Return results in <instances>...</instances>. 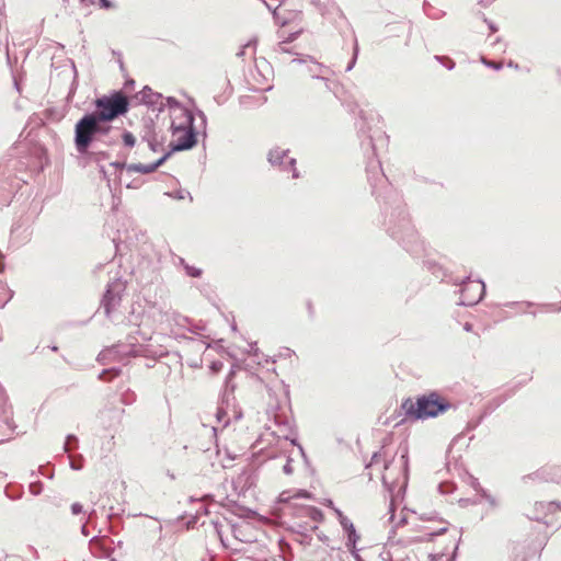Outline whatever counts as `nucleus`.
I'll list each match as a JSON object with an SVG mask.
<instances>
[{
  "label": "nucleus",
  "mask_w": 561,
  "mask_h": 561,
  "mask_svg": "<svg viewBox=\"0 0 561 561\" xmlns=\"http://www.w3.org/2000/svg\"><path fill=\"white\" fill-rule=\"evenodd\" d=\"M199 116L201 118L203 119V123L205 124L206 123V116L203 112H199Z\"/></svg>",
  "instance_id": "51"
},
{
  "label": "nucleus",
  "mask_w": 561,
  "mask_h": 561,
  "mask_svg": "<svg viewBox=\"0 0 561 561\" xmlns=\"http://www.w3.org/2000/svg\"><path fill=\"white\" fill-rule=\"evenodd\" d=\"M30 491L34 495H38L42 492V484L41 483H32L30 485Z\"/></svg>",
  "instance_id": "32"
},
{
  "label": "nucleus",
  "mask_w": 561,
  "mask_h": 561,
  "mask_svg": "<svg viewBox=\"0 0 561 561\" xmlns=\"http://www.w3.org/2000/svg\"><path fill=\"white\" fill-rule=\"evenodd\" d=\"M139 183L137 181H133L131 183H128L127 184V187L128 188H138L139 187Z\"/></svg>",
  "instance_id": "45"
},
{
  "label": "nucleus",
  "mask_w": 561,
  "mask_h": 561,
  "mask_svg": "<svg viewBox=\"0 0 561 561\" xmlns=\"http://www.w3.org/2000/svg\"><path fill=\"white\" fill-rule=\"evenodd\" d=\"M171 156V152L164 153L162 157H160L158 160H156L152 163L144 164V163H130L126 167V172L134 173H142V174H149L154 172L160 165H162Z\"/></svg>",
  "instance_id": "17"
},
{
  "label": "nucleus",
  "mask_w": 561,
  "mask_h": 561,
  "mask_svg": "<svg viewBox=\"0 0 561 561\" xmlns=\"http://www.w3.org/2000/svg\"><path fill=\"white\" fill-rule=\"evenodd\" d=\"M139 100L159 112L164 107V96L158 92H153L149 87H145L140 91Z\"/></svg>",
  "instance_id": "16"
},
{
  "label": "nucleus",
  "mask_w": 561,
  "mask_h": 561,
  "mask_svg": "<svg viewBox=\"0 0 561 561\" xmlns=\"http://www.w3.org/2000/svg\"><path fill=\"white\" fill-rule=\"evenodd\" d=\"M284 457L286 459V462L283 466V472L285 474H287V476H290L294 472V467H293L294 457L291 455H288V454H285Z\"/></svg>",
  "instance_id": "26"
},
{
  "label": "nucleus",
  "mask_w": 561,
  "mask_h": 561,
  "mask_svg": "<svg viewBox=\"0 0 561 561\" xmlns=\"http://www.w3.org/2000/svg\"><path fill=\"white\" fill-rule=\"evenodd\" d=\"M12 415V407L8 403V398L2 397L0 399V421L5 424L9 430L14 431L15 425Z\"/></svg>",
  "instance_id": "22"
},
{
  "label": "nucleus",
  "mask_w": 561,
  "mask_h": 561,
  "mask_svg": "<svg viewBox=\"0 0 561 561\" xmlns=\"http://www.w3.org/2000/svg\"><path fill=\"white\" fill-rule=\"evenodd\" d=\"M402 408L408 416L425 420L445 413L451 408V404L437 392H431L419 397L415 402L411 399L405 400Z\"/></svg>",
  "instance_id": "3"
},
{
  "label": "nucleus",
  "mask_w": 561,
  "mask_h": 561,
  "mask_svg": "<svg viewBox=\"0 0 561 561\" xmlns=\"http://www.w3.org/2000/svg\"><path fill=\"white\" fill-rule=\"evenodd\" d=\"M139 334H141L144 341H149L151 336L149 334H144L139 330L137 331Z\"/></svg>",
  "instance_id": "46"
},
{
  "label": "nucleus",
  "mask_w": 561,
  "mask_h": 561,
  "mask_svg": "<svg viewBox=\"0 0 561 561\" xmlns=\"http://www.w3.org/2000/svg\"><path fill=\"white\" fill-rule=\"evenodd\" d=\"M250 354H253V355H256L257 354V348L254 347V345H250V351H249Z\"/></svg>",
  "instance_id": "47"
},
{
  "label": "nucleus",
  "mask_w": 561,
  "mask_h": 561,
  "mask_svg": "<svg viewBox=\"0 0 561 561\" xmlns=\"http://www.w3.org/2000/svg\"><path fill=\"white\" fill-rule=\"evenodd\" d=\"M288 153L289 151L287 149L275 147L268 151L267 160L272 165L278 167L282 171H293V179H297L298 173L295 168L296 159L289 157Z\"/></svg>",
  "instance_id": "13"
},
{
  "label": "nucleus",
  "mask_w": 561,
  "mask_h": 561,
  "mask_svg": "<svg viewBox=\"0 0 561 561\" xmlns=\"http://www.w3.org/2000/svg\"><path fill=\"white\" fill-rule=\"evenodd\" d=\"M379 457H380V456H379L378 454H374V456H373V458H371L370 466H371V465H374V463H376Z\"/></svg>",
  "instance_id": "48"
},
{
  "label": "nucleus",
  "mask_w": 561,
  "mask_h": 561,
  "mask_svg": "<svg viewBox=\"0 0 561 561\" xmlns=\"http://www.w3.org/2000/svg\"><path fill=\"white\" fill-rule=\"evenodd\" d=\"M178 198L183 199V198H184V194L180 193V194L178 195Z\"/></svg>",
  "instance_id": "56"
},
{
  "label": "nucleus",
  "mask_w": 561,
  "mask_h": 561,
  "mask_svg": "<svg viewBox=\"0 0 561 561\" xmlns=\"http://www.w3.org/2000/svg\"><path fill=\"white\" fill-rule=\"evenodd\" d=\"M127 322H128L129 324H137V323H136V321H135L133 318H128V319H127Z\"/></svg>",
  "instance_id": "52"
},
{
  "label": "nucleus",
  "mask_w": 561,
  "mask_h": 561,
  "mask_svg": "<svg viewBox=\"0 0 561 561\" xmlns=\"http://www.w3.org/2000/svg\"><path fill=\"white\" fill-rule=\"evenodd\" d=\"M81 533H82L84 536H88V535H89V531H88V529H87V525H85V524H84V525H82V527H81Z\"/></svg>",
  "instance_id": "49"
},
{
  "label": "nucleus",
  "mask_w": 561,
  "mask_h": 561,
  "mask_svg": "<svg viewBox=\"0 0 561 561\" xmlns=\"http://www.w3.org/2000/svg\"><path fill=\"white\" fill-rule=\"evenodd\" d=\"M306 59H294L293 62H306Z\"/></svg>",
  "instance_id": "53"
},
{
  "label": "nucleus",
  "mask_w": 561,
  "mask_h": 561,
  "mask_svg": "<svg viewBox=\"0 0 561 561\" xmlns=\"http://www.w3.org/2000/svg\"><path fill=\"white\" fill-rule=\"evenodd\" d=\"M368 181L373 187L386 182V176L380 168L379 161H369L367 164Z\"/></svg>",
  "instance_id": "20"
},
{
  "label": "nucleus",
  "mask_w": 561,
  "mask_h": 561,
  "mask_svg": "<svg viewBox=\"0 0 561 561\" xmlns=\"http://www.w3.org/2000/svg\"><path fill=\"white\" fill-rule=\"evenodd\" d=\"M334 512L339 518V522L343 528V530L346 533L347 536V542L346 546L350 550H354L356 548V542L359 539V536L356 533V529L354 527V524L343 515V513L339 508H334Z\"/></svg>",
  "instance_id": "15"
},
{
  "label": "nucleus",
  "mask_w": 561,
  "mask_h": 561,
  "mask_svg": "<svg viewBox=\"0 0 561 561\" xmlns=\"http://www.w3.org/2000/svg\"><path fill=\"white\" fill-rule=\"evenodd\" d=\"M327 70L328 68L324 65L314 61H312L311 65L308 67L310 76L313 79L320 80L323 83L325 90L331 91L332 88L330 80L322 76V73H324Z\"/></svg>",
  "instance_id": "23"
},
{
  "label": "nucleus",
  "mask_w": 561,
  "mask_h": 561,
  "mask_svg": "<svg viewBox=\"0 0 561 561\" xmlns=\"http://www.w3.org/2000/svg\"><path fill=\"white\" fill-rule=\"evenodd\" d=\"M126 289L125 283L117 278L107 285L106 291L102 299V308L106 317L115 323L124 322L125 319L119 311L123 294Z\"/></svg>",
  "instance_id": "6"
},
{
  "label": "nucleus",
  "mask_w": 561,
  "mask_h": 561,
  "mask_svg": "<svg viewBox=\"0 0 561 561\" xmlns=\"http://www.w3.org/2000/svg\"><path fill=\"white\" fill-rule=\"evenodd\" d=\"M266 7L272 10L273 5L271 3L265 2Z\"/></svg>",
  "instance_id": "55"
},
{
  "label": "nucleus",
  "mask_w": 561,
  "mask_h": 561,
  "mask_svg": "<svg viewBox=\"0 0 561 561\" xmlns=\"http://www.w3.org/2000/svg\"><path fill=\"white\" fill-rule=\"evenodd\" d=\"M489 67L495 69V70H500L502 68V65L501 64H497V62H494V61H484Z\"/></svg>",
  "instance_id": "42"
},
{
  "label": "nucleus",
  "mask_w": 561,
  "mask_h": 561,
  "mask_svg": "<svg viewBox=\"0 0 561 561\" xmlns=\"http://www.w3.org/2000/svg\"><path fill=\"white\" fill-rule=\"evenodd\" d=\"M453 443L454 439L450 442L446 450L444 468L437 471L439 479L438 491L443 495H451L454 492V482L449 478L451 476L453 468L456 467V457L453 454Z\"/></svg>",
  "instance_id": "8"
},
{
  "label": "nucleus",
  "mask_w": 561,
  "mask_h": 561,
  "mask_svg": "<svg viewBox=\"0 0 561 561\" xmlns=\"http://www.w3.org/2000/svg\"><path fill=\"white\" fill-rule=\"evenodd\" d=\"M273 424L274 425H268V428L272 430V434L278 438L290 440L291 446L298 447V455L305 458L304 448L297 444L296 438L290 437L293 428L287 417L280 413L273 412Z\"/></svg>",
  "instance_id": "10"
},
{
  "label": "nucleus",
  "mask_w": 561,
  "mask_h": 561,
  "mask_svg": "<svg viewBox=\"0 0 561 561\" xmlns=\"http://www.w3.org/2000/svg\"><path fill=\"white\" fill-rule=\"evenodd\" d=\"M440 524H442V526L439 528L428 529V531L424 533V536L428 537V539H431L435 536L444 534L447 530V524L445 522H442Z\"/></svg>",
  "instance_id": "27"
},
{
  "label": "nucleus",
  "mask_w": 561,
  "mask_h": 561,
  "mask_svg": "<svg viewBox=\"0 0 561 561\" xmlns=\"http://www.w3.org/2000/svg\"><path fill=\"white\" fill-rule=\"evenodd\" d=\"M463 328H465V330H467V331H470V329H471V327H470V324H469V323H466Z\"/></svg>",
  "instance_id": "54"
},
{
  "label": "nucleus",
  "mask_w": 561,
  "mask_h": 561,
  "mask_svg": "<svg viewBox=\"0 0 561 561\" xmlns=\"http://www.w3.org/2000/svg\"><path fill=\"white\" fill-rule=\"evenodd\" d=\"M75 442L77 443V437L75 435H68L67 436V440L65 443V446H64V450L65 451H69L71 449V447L69 446L70 442Z\"/></svg>",
  "instance_id": "33"
},
{
  "label": "nucleus",
  "mask_w": 561,
  "mask_h": 561,
  "mask_svg": "<svg viewBox=\"0 0 561 561\" xmlns=\"http://www.w3.org/2000/svg\"><path fill=\"white\" fill-rule=\"evenodd\" d=\"M455 559H456V547L454 548V550L450 554L449 561H455Z\"/></svg>",
  "instance_id": "50"
},
{
  "label": "nucleus",
  "mask_w": 561,
  "mask_h": 561,
  "mask_svg": "<svg viewBox=\"0 0 561 561\" xmlns=\"http://www.w3.org/2000/svg\"><path fill=\"white\" fill-rule=\"evenodd\" d=\"M181 263L186 272V274L191 277H199L202 275V270L195 266H191L184 262V260H181Z\"/></svg>",
  "instance_id": "25"
},
{
  "label": "nucleus",
  "mask_w": 561,
  "mask_h": 561,
  "mask_svg": "<svg viewBox=\"0 0 561 561\" xmlns=\"http://www.w3.org/2000/svg\"><path fill=\"white\" fill-rule=\"evenodd\" d=\"M99 4L102 9H112L114 4L110 0H99Z\"/></svg>",
  "instance_id": "36"
},
{
  "label": "nucleus",
  "mask_w": 561,
  "mask_h": 561,
  "mask_svg": "<svg viewBox=\"0 0 561 561\" xmlns=\"http://www.w3.org/2000/svg\"><path fill=\"white\" fill-rule=\"evenodd\" d=\"M171 116V125L170 130H178L184 128H195L194 127V115L193 113L184 106H175Z\"/></svg>",
  "instance_id": "14"
},
{
  "label": "nucleus",
  "mask_w": 561,
  "mask_h": 561,
  "mask_svg": "<svg viewBox=\"0 0 561 561\" xmlns=\"http://www.w3.org/2000/svg\"><path fill=\"white\" fill-rule=\"evenodd\" d=\"M95 111L91 112L104 124H108L116 117L124 115L128 112V99L121 92H115L112 95H103L94 101Z\"/></svg>",
  "instance_id": "4"
},
{
  "label": "nucleus",
  "mask_w": 561,
  "mask_h": 561,
  "mask_svg": "<svg viewBox=\"0 0 561 561\" xmlns=\"http://www.w3.org/2000/svg\"><path fill=\"white\" fill-rule=\"evenodd\" d=\"M222 367V363L220 362H214L210 366V368L214 370V371H218L220 368Z\"/></svg>",
  "instance_id": "44"
},
{
  "label": "nucleus",
  "mask_w": 561,
  "mask_h": 561,
  "mask_svg": "<svg viewBox=\"0 0 561 561\" xmlns=\"http://www.w3.org/2000/svg\"><path fill=\"white\" fill-rule=\"evenodd\" d=\"M81 461H82V456H80V457H79V460H77V459H71V460H70V468H71L72 470H81V469H82V463H81Z\"/></svg>",
  "instance_id": "31"
},
{
  "label": "nucleus",
  "mask_w": 561,
  "mask_h": 561,
  "mask_svg": "<svg viewBox=\"0 0 561 561\" xmlns=\"http://www.w3.org/2000/svg\"><path fill=\"white\" fill-rule=\"evenodd\" d=\"M164 106H169L170 114L173 113L175 106H182L174 98H164Z\"/></svg>",
  "instance_id": "28"
},
{
  "label": "nucleus",
  "mask_w": 561,
  "mask_h": 561,
  "mask_svg": "<svg viewBox=\"0 0 561 561\" xmlns=\"http://www.w3.org/2000/svg\"><path fill=\"white\" fill-rule=\"evenodd\" d=\"M400 234H401V231H400V230H397V229H394V228L391 230V236H392L393 238H398V239H401L402 241H404V238H403L402 236H400Z\"/></svg>",
  "instance_id": "41"
},
{
  "label": "nucleus",
  "mask_w": 561,
  "mask_h": 561,
  "mask_svg": "<svg viewBox=\"0 0 561 561\" xmlns=\"http://www.w3.org/2000/svg\"><path fill=\"white\" fill-rule=\"evenodd\" d=\"M115 371V374H117V371L115 369H104L101 374H100V379L102 380H107L105 378V376L107 375H112L113 373Z\"/></svg>",
  "instance_id": "40"
},
{
  "label": "nucleus",
  "mask_w": 561,
  "mask_h": 561,
  "mask_svg": "<svg viewBox=\"0 0 561 561\" xmlns=\"http://www.w3.org/2000/svg\"><path fill=\"white\" fill-rule=\"evenodd\" d=\"M357 54H358V46H357V43H355L353 58L350 61V64L347 65L346 71H351L354 68L355 62H356V58H357Z\"/></svg>",
  "instance_id": "29"
},
{
  "label": "nucleus",
  "mask_w": 561,
  "mask_h": 561,
  "mask_svg": "<svg viewBox=\"0 0 561 561\" xmlns=\"http://www.w3.org/2000/svg\"><path fill=\"white\" fill-rule=\"evenodd\" d=\"M485 291V285L479 279L467 278L460 285V301L458 305L473 306L478 304Z\"/></svg>",
  "instance_id": "9"
},
{
  "label": "nucleus",
  "mask_w": 561,
  "mask_h": 561,
  "mask_svg": "<svg viewBox=\"0 0 561 561\" xmlns=\"http://www.w3.org/2000/svg\"><path fill=\"white\" fill-rule=\"evenodd\" d=\"M101 172L105 174L104 167H101Z\"/></svg>",
  "instance_id": "57"
},
{
  "label": "nucleus",
  "mask_w": 561,
  "mask_h": 561,
  "mask_svg": "<svg viewBox=\"0 0 561 561\" xmlns=\"http://www.w3.org/2000/svg\"><path fill=\"white\" fill-rule=\"evenodd\" d=\"M170 151H184L192 149L197 144V133L195 128H184L171 131Z\"/></svg>",
  "instance_id": "12"
},
{
  "label": "nucleus",
  "mask_w": 561,
  "mask_h": 561,
  "mask_svg": "<svg viewBox=\"0 0 561 561\" xmlns=\"http://www.w3.org/2000/svg\"><path fill=\"white\" fill-rule=\"evenodd\" d=\"M286 42H280L277 44L276 48H275V51L276 53H288V49L286 47Z\"/></svg>",
  "instance_id": "37"
},
{
  "label": "nucleus",
  "mask_w": 561,
  "mask_h": 561,
  "mask_svg": "<svg viewBox=\"0 0 561 561\" xmlns=\"http://www.w3.org/2000/svg\"><path fill=\"white\" fill-rule=\"evenodd\" d=\"M403 228H404L405 234L408 237H413L414 236V230L409 226L408 221L404 222Z\"/></svg>",
  "instance_id": "39"
},
{
  "label": "nucleus",
  "mask_w": 561,
  "mask_h": 561,
  "mask_svg": "<svg viewBox=\"0 0 561 561\" xmlns=\"http://www.w3.org/2000/svg\"><path fill=\"white\" fill-rule=\"evenodd\" d=\"M150 316L156 323L168 325H170L172 321H176V318L179 317L171 309H163L162 307L157 306L151 308Z\"/></svg>",
  "instance_id": "19"
},
{
  "label": "nucleus",
  "mask_w": 561,
  "mask_h": 561,
  "mask_svg": "<svg viewBox=\"0 0 561 561\" xmlns=\"http://www.w3.org/2000/svg\"><path fill=\"white\" fill-rule=\"evenodd\" d=\"M119 138L123 139L126 147L131 148L136 144V137L130 131L125 130L123 134L119 133Z\"/></svg>",
  "instance_id": "24"
},
{
  "label": "nucleus",
  "mask_w": 561,
  "mask_h": 561,
  "mask_svg": "<svg viewBox=\"0 0 561 561\" xmlns=\"http://www.w3.org/2000/svg\"><path fill=\"white\" fill-rule=\"evenodd\" d=\"M112 167H115L116 169H125L126 170V167L128 164L124 163V162H112L111 163Z\"/></svg>",
  "instance_id": "43"
},
{
  "label": "nucleus",
  "mask_w": 561,
  "mask_h": 561,
  "mask_svg": "<svg viewBox=\"0 0 561 561\" xmlns=\"http://www.w3.org/2000/svg\"><path fill=\"white\" fill-rule=\"evenodd\" d=\"M527 478L531 479V480L539 479V480H543L547 482L550 481V482L561 483V467H559V466L545 467V468L537 470L536 472L528 476Z\"/></svg>",
  "instance_id": "18"
},
{
  "label": "nucleus",
  "mask_w": 561,
  "mask_h": 561,
  "mask_svg": "<svg viewBox=\"0 0 561 561\" xmlns=\"http://www.w3.org/2000/svg\"><path fill=\"white\" fill-rule=\"evenodd\" d=\"M134 400H135V394H134L133 392H130V393H125V394H123V397H122V401H123L124 403H126V404H127V403H131Z\"/></svg>",
  "instance_id": "34"
},
{
  "label": "nucleus",
  "mask_w": 561,
  "mask_h": 561,
  "mask_svg": "<svg viewBox=\"0 0 561 561\" xmlns=\"http://www.w3.org/2000/svg\"><path fill=\"white\" fill-rule=\"evenodd\" d=\"M83 507L80 503H73L71 505V512L73 515H78L82 512Z\"/></svg>",
  "instance_id": "35"
},
{
  "label": "nucleus",
  "mask_w": 561,
  "mask_h": 561,
  "mask_svg": "<svg viewBox=\"0 0 561 561\" xmlns=\"http://www.w3.org/2000/svg\"><path fill=\"white\" fill-rule=\"evenodd\" d=\"M233 376L234 370L231 369L226 378V390L221 403L217 408V425L213 427L215 432H217L219 428L224 430L229 424L231 419L240 420L242 417V412L234 404V397L232 396L236 388V386L231 382Z\"/></svg>",
  "instance_id": "5"
},
{
  "label": "nucleus",
  "mask_w": 561,
  "mask_h": 561,
  "mask_svg": "<svg viewBox=\"0 0 561 561\" xmlns=\"http://www.w3.org/2000/svg\"><path fill=\"white\" fill-rule=\"evenodd\" d=\"M148 147L150 150L157 151L160 145L158 144V141H156V139H148Z\"/></svg>",
  "instance_id": "38"
},
{
  "label": "nucleus",
  "mask_w": 561,
  "mask_h": 561,
  "mask_svg": "<svg viewBox=\"0 0 561 561\" xmlns=\"http://www.w3.org/2000/svg\"><path fill=\"white\" fill-rule=\"evenodd\" d=\"M408 449L404 447L400 458L385 463V473L382 474V484L391 495L389 507L390 517L392 523L394 518L393 501L398 497L401 491L404 490L408 481Z\"/></svg>",
  "instance_id": "2"
},
{
  "label": "nucleus",
  "mask_w": 561,
  "mask_h": 561,
  "mask_svg": "<svg viewBox=\"0 0 561 561\" xmlns=\"http://www.w3.org/2000/svg\"><path fill=\"white\" fill-rule=\"evenodd\" d=\"M438 61H440L448 70H451L455 66L454 61L444 57L436 56Z\"/></svg>",
  "instance_id": "30"
},
{
  "label": "nucleus",
  "mask_w": 561,
  "mask_h": 561,
  "mask_svg": "<svg viewBox=\"0 0 561 561\" xmlns=\"http://www.w3.org/2000/svg\"><path fill=\"white\" fill-rule=\"evenodd\" d=\"M119 129L112 127L110 124H104L92 113L84 114L75 126V146L79 153L84 154L89 152L92 147L93 151L90 152L95 160L99 157H105V152L101 149L102 146L111 147L118 142Z\"/></svg>",
  "instance_id": "1"
},
{
  "label": "nucleus",
  "mask_w": 561,
  "mask_h": 561,
  "mask_svg": "<svg viewBox=\"0 0 561 561\" xmlns=\"http://www.w3.org/2000/svg\"><path fill=\"white\" fill-rule=\"evenodd\" d=\"M151 352L148 350V345L141 343H122L113 345L108 348L103 350L98 359L102 363L105 360H123L130 356H149Z\"/></svg>",
  "instance_id": "7"
},
{
  "label": "nucleus",
  "mask_w": 561,
  "mask_h": 561,
  "mask_svg": "<svg viewBox=\"0 0 561 561\" xmlns=\"http://www.w3.org/2000/svg\"><path fill=\"white\" fill-rule=\"evenodd\" d=\"M461 481L472 488V490L474 491V495L472 497H461V499H458V504L467 505L469 503H483V502H485L492 508L497 506L496 499L493 495L489 494L483 489H481L479 483H478V481H477V479H474L472 476L466 474V476H463L461 478Z\"/></svg>",
  "instance_id": "11"
},
{
  "label": "nucleus",
  "mask_w": 561,
  "mask_h": 561,
  "mask_svg": "<svg viewBox=\"0 0 561 561\" xmlns=\"http://www.w3.org/2000/svg\"><path fill=\"white\" fill-rule=\"evenodd\" d=\"M557 508L561 510V503L559 502H537L535 504V514L530 516L531 519L539 520L548 513H553Z\"/></svg>",
  "instance_id": "21"
}]
</instances>
